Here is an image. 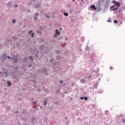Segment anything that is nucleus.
<instances>
[{
  "label": "nucleus",
  "mask_w": 125,
  "mask_h": 125,
  "mask_svg": "<svg viewBox=\"0 0 125 125\" xmlns=\"http://www.w3.org/2000/svg\"><path fill=\"white\" fill-rule=\"evenodd\" d=\"M109 4H110V0H105V3L104 4V9L103 10L102 13H105L106 10H108Z\"/></svg>",
  "instance_id": "1"
},
{
  "label": "nucleus",
  "mask_w": 125,
  "mask_h": 125,
  "mask_svg": "<svg viewBox=\"0 0 125 125\" xmlns=\"http://www.w3.org/2000/svg\"><path fill=\"white\" fill-rule=\"evenodd\" d=\"M101 2H102V0H99L96 2V7L97 8V11H100L102 8H101Z\"/></svg>",
  "instance_id": "2"
},
{
  "label": "nucleus",
  "mask_w": 125,
  "mask_h": 125,
  "mask_svg": "<svg viewBox=\"0 0 125 125\" xmlns=\"http://www.w3.org/2000/svg\"><path fill=\"white\" fill-rule=\"evenodd\" d=\"M112 3H113L115 5H116L117 7H120L121 6V2L117 1L116 0L112 1Z\"/></svg>",
  "instance_id": "3"
},
{
  "label": "nucleus",
  "mask_w": 125,
  "mask_h": 125,
  "mask_svg": "<svg viewBox=\"0 0 125 125\" xmlns=\"http://www.w3.org/2000/svg\"><path fill=\"white\" fill-rule=\"evenodd\" d=\"M13 60H14V62L15 63H18V61H19V59H17V57L15 56H14V59H13Z\"/></svg>",
  "instance_id": "4"
},
{
  "label": "nucleus",
  "mask_w": 125,
  "mask_h": 125,
  "mask_svg": "<svg viewBox=\"0 0 125 125\" xmlns=\"http://www.w3.org/2000/svg\"><path fill=\"white\" fill-rule=\"evenodd\" d=\"M35 16L33 18L34 20H38V17L39 16V13H35Z\"/></svg>",
  "instance_id": "5"
},
{
  "label": "nucleus",
  "mask_w": 125,
  "mask_h": 125,
  "mask_svg": "<svg viewBox=\"0 0 125 125\" xmlns=\"http://www.w3.org/2000/svg\"><path fill=\"white\" fill-rule=\"evenodd\" d=\"M90 8L92 9V10H96L97 9V8L95 6V5H92L90 6Z\"/></svg>",
  "instance_id": "6"
},
{
  "label": "nucleus",
  "mask_w": 125,
  "mask_h": 125,
  "mask_svg": "<svg viewBox=\"0 0 125 125\" xmlns=\"http://www.w3.org/2000/svg\"><path fill=\"white\" fill-rule=\"evenodd\" d=\"M42 72L44 75H47V73H46V72H47V69L46 68H43Z\"/></svg>",
  "instance_id": "7"
},
{
  "label": "nucleus",
  "mask_w": 125,
  "mask_h": 125,
  "mask_svg": "<svg viewBox=\"0 0 125 125\" xmlns=\"http://www.w3.org/2000/svg\"><path fill=\"white\" fill-rule=\"evenodd\" d=\"M35 1H36V0H32L31 2L28 3V5H32V4H34Z\"/></svg>",
  "instance_id": "8"
},
{
  "label": "nucleus",
  "mask_w": 125,
  "mask_h": 125,
  "mask_svg": "<svg viewBox=\"0 0 125 125\" xmlns=\"http://www.w3.org/2000/svg\"><path fill=\"white\" fill-rule=\"evenodd\" d=\"M23 115H25V116H27V115H29V112H27L26 110H23L22 111Z\"/></svg>",
  "instance_id": "9"
},
{
  "label": "nucleus",
  "mask_w": 125,
  "mask_h": 125,
  "mask_svg": "<svg viewBox=\"0 0 125 125\" xmlns=\"http://www.w3.org/2000/svg\"><path fill=\"white\" fill-rule=\"evenodd\" d=\"M7 6L8 7H12L11 6V2H8L7 3Z\"/></svg>",
  "instance_id": "10"
},
{
  "label": "nucleus",
  "mask_w": 125,
  "mask_h": 125,
  "mask_svg": "<svg viewBox=\"0 0 125 125\" xmlns=\"http://www.w3.org/2000/svg\"><path fill=\"white\" fill-rule=\"evenodd\" d=\"M97 86H98V83H96L95 84H94L93 85V87H94V88L97 89Z\"/></svg>",
  "instance_id": "11"
},
{
  "label": "nucleus",
  "mask_w": 125,
  "mask_h": 125,
  "mask_svg": "<svg viewBox=\"0 0 125 125\" xmlns=\"http://www.w3.org/2000/svg\"><path fill=\"white\" fill-rule=\"evenodd\" d=\"M55 32H56V34H57L58 36H59V35H60V32L58 31V29H56L55 30Z\"/></svg>",
  "instance_id": "12"
},
{
  "label": "nucleus",
  "mask_w": 125,
  "mask_h": 125,
  "mask_svg": "<svg viewBox=\"0 0 125 125\" xmlns=\"http://www.w3.org/2000/svg\"><path fill=\"white\" fill-rule=\"evenodd\" d=\"M80 82H81V83H85V80H84V79H81L80 80Z\"/></svg>",
  "instance_id": "13"
},
{
  "label": "nucleus",
  "mask_w": 125,
  "mask_h": 125,
  "mask_svg": "<svg viewBox=\"0 0 125 125\" xmlns=\"http://www.w3.org/2000/svg\"><path fill=\"white\" fill-rule=\"evenodd\" d=\"M47 104V100H46L43 101V105L44 106H46Z\"/></svg>",
  "instance_id": "14"
},
{
  "label": "nucleus",
  "mask_w": 125,
  "mask_h": 125,
  "mask_svg": "<svg viewBox=\"0 0 125 125\" xmlns=\"http://www.w3.org/2000/svg\"><path fill=\"white\" fill-rule=\"evenodd\" d=\"M119 8V7H116V8H113L112 9H110L111 11H113V10H118V9Z\"/></svg>",
  "instance_id": "15"
},
{
  "label": "nucleus",
  "mask_w": 125,
  "mask_h": 125,
  "mask_svg": "<svg viewBox=\"0 0 125 125\" xmlns=\"http://www.w3.org/2000/svg\"><path fill=\"white\" fill-rule=\"evenodd\" d=\"M7 83L8 86H11V83L10 82L7 81Z\"/></svg>",
  "instance_id": "16"
},
{
  "label": "nucleus",
  "mask_w": 125,
  "mask_h": 125,
  "mask_svg": "<svg viewBox=\"0 0 125 125\" xmlns=\"http://www.w3.org/2000/svg\"><path fill=\"white\" fill-rule=\"evenodd\" d=\"M63 15L66 17L69 16V14H68V13H67V12H64Z\"/></svg>",
  "instance_id": "17"
},
{
  "label": "nucleus",
  "mask_w": 125,
  "mask_h": 125,
  "mask_svg": "<svg viewBox=\"0 0 125 125\" xmlns=\"http://www.w3.org/2000/svg\"><path fill=\"white\" fill-rule=\"evenodd\" d=\"M29 60H32V61H34V59H33V56H30L29 57Z\"/></svg>",
  "instance_id": "18"
},
{
  "label": "nucleus",
  "mask_w": 125,
  "mask_h": 125,
  "mask_svg": "<svg viewBox=\"0 0 125 125\" xmlns=\"http://www.w3.org/2000/svg\"><path fill=\"white\" fill-rule=\"evenodd\" d=\"M43 48H44V46H43V45L40 46V50H42L43 49Z\"/></svg>",
  "instance_id": "19"
},
{
  "label": "nucleus",
  "mask_w": 125,
  "mask_h": 125,
  "mask_svg": "<svg viewBox=\"0 0 125 125\" xmlns=\"http://www.w3.org/2000/svg\"><path fill=\"white\" fill-rule=\"evenodd\" d=\"M105 115H106V116H108V115H109V111L108 110H105L104 112Z\"/></svg>",
  "instance_id": "20"
},
{
  "label": "nucleus",
  "mask_w": 125,
  "mask_h": 125,
  "mask_svg": "<svg viewBox=\"0 0 125 125\" xmlns=\"http://www.w3.org/2000/svg\"><path fill=\"white\" fill-rule=\"evenodd\" d=\"M98 93H103V90H100L98 91Z\"/></svg>",
  "instance_id": "21"
},
{
  "label": "nucleus",
  "mask_w": 125,
  "mask_h": 125,
  "mask_svg": "<svg viewBox=\"0 0 125 125\" xmlns=\"http://www.w3.org/2000/svg\"><path fill=\"white\" fill-rule=\"evenodd\" d=\"M40 6V5L38 4H35L34 5V7L37 9V8H38V7H39Z\"/></svg>",
  "instance_id": "22"
},
{
  "label": "nucleus",
  "mask_w": 125,
  "mask_h": 125,
  "mask_svg": "<svg viewBox=\"0 0 125 125\" xmlns=\"http://www.w3.org/2000/svg\"><path fill=\"white\" fill-rule=\"evenodd\" d=\"M23 61H24V62H27V61H28V58H24L23 59Z\"/></svg>",
  "instance_id": "23"
},
{
  "label": "nucleus",
  "mask_w": 125,
  "mask_h": 125,
  "mask_svg": "<svg viewBox=\"0 0 125 125\" xmlns=\"http://www.w3.org/2000/svg\"><path fill=\"white\" fill-rule=\"evenodd\" d=\"M7 58H8V59H12V60H13V59H14V57L13 56L12 57H10L9 56H8Z\"/></svg>",
  "instance_id": "24"
},
{
  "label": "nucleus",
  "mask_w": 125,
  "mask_h": 125,
  "mask_svg": "<svg viewBox=\"0 0 125 125\" xmlns=\"http://www.w3.org/2000/svg\"><path fill=\"white\" fill-rule=\"evenodd\" d=\"M122 123L124 124H125V118L124 119H122Z\"/></svg>",
  "instance_id": "25"
},
{
  "label": "nucleus",
  "mask_w": 125,
  "mask_h": 125,
  "mask_svg": "<svg viewBox=\"0 0 125 125\" xmlns=\"http://www.w3.org/2000/svg\"><path fill=\"white\" fill-rule=\"evenodd\" d=\"M35 119H36V118H32V120H31V123H32V124H34V121H35Z\"/></svg>",
  "instance_id": "26"
},
{
  "label": "nucleus",
  "mask_w": 125,
  "mask_h": 125,
  "mask_svg": "<svg viewBox=\"0 0 125 125\" xmlns=\"http://www.w3.org/2000/svg\"><path fill=\"white\" fill-rule=\"evenodd\" d=\"M83 99L84 100L86 101V100H88V98H87V97H84Z\"/></svg>",
  "instance_id": "27"
},
{
  "label": "nucleus",
  "mask_w": 125,
  "mask_h": 125,
  "mask_svg": "<svg viewBox=\"0 0 125 125\" xmlns=\"http://www.w3.org/2000/svg\"><path fill=\"white\" fill-rule=\"evenodd\" d=\"M12 22L13 24H14V23H16V20L14 19L12 20Z\"/></svg>",
  "instance_id": "28"
},
{
  "label": "nucleus",
  "mask_w": 125,
  "mask_h": 125,
  "mask_svg": "<svg viewBox=\"0 0 125 125\" xmlns=\"http://www.w3.org/2000/svg\"><path fill=\"white\" fill-rule=\"evenodd\" d=\"M32 104H33V105H36V104H37V102H36V101H33V102H32Z\"/></svg>",
  "instance_id": "29"
},
{
  "label": "nucleus",
  "mask_w": 125,
  "mask_h": 125,
  "mask_svg": "<svg viewBox=\"0 0 125 125\" xmlns=\"http://www.w3.org/2000/svg\"><path fill=\"white\" fill-rule=\"evenodd\" d=\"M114 23H115V24H117V23H118V21H117L116 20H115L114 21Z\"/></svg>",
  "instance_id": "30"
},
{
  "label": "nucleus",
  "mask_w": 125,
  "mask_h": 125,
  "mask_svg": "<svg viewBox=\"0 0 125 125\" xmlns=\"http://www.w3.org/2000/svg\"><path fill=\"white\" fill-rule=\"evenodd\" d=\"M3 58H4V59L6 58V54H3Z\"/></svg>",
  "instance_id": "31"
},
{
  "label": "nucleus",
  "mask_w": 125,
  "mask_h": 125,
  "mask_svg": "<svg viewBox=\"0 0 125 125\" xmlns=\"http://www.w3.org/2000/svg\"><path fill=\"white\" fill-rule=\"evenodd\" d=\"M34 35H35V34L34 33H32V35H31V38H34V37H35V36H34Z\"/></svg>",
  "instance_id": "32"
},
{
  "label": "nucleus",
  "mask_w": 125,
  "mask_h": 125,
  "mask_svg": "<svg viewBox=\"0 0 125 125\" xmlns=\"http://www.w3.org/2000/svg\"><path fill=\"white\" fill-rule=\"evenodd\" d=\"M117 12H121V11H122V10L121 9H118V10L117 11Z\"/></svg>",
  "instance_id": "33"
},
{
  "label": "nucleus",
  "mask_w": 125,
  "mask_h": 125,
  "mask_svg": "<svg viewBox=\"0 0 125 125\" xmlns=\"http://www.w3.org/2000/svg\"><path fill=\"white\" fill-rule=\"evenodd\" d=\"M15 70L16 71H17V70H18V66H16V67H15Z\"/></svg>",
  "instance_id": "34"
},
{
  "label": "nucleus",
  "mask_w": 125,
  "mask_h": 125,
  "mask_svg": "<svg viewBox=\"0 0 125 125\" xmlns=\"http://www.w3.org/2000/svg\"><path fill=\"white\" fill-rule=\"evenodd\" d=\"M40 13H41V14H42L43 13V10H42L40 11Z\"/></svg>",
  "instance_id": "35"
},
{
  "label": "nucleus",
  "mask_w": 125,
  "mask_h": 125,
  "mask_svg": "<svg viewBox=\"0 0 125 125\" xmlns=\"http://www.w3.org/2000/svg\"><path fill=\"white\" fill-rule=\"evenodd\" d=\"M115 6H116L113 5L111 6V8L113 9L115 7Z\"/></svg>",
  "instance_id": "36"
},
{
  "label": "nucleus",
  "mask_w": 125,
  "mask_h": 125,
  "mask_svg": "<svg viewBox=\"0 0 125 125\" xmlns=\"http://www.w3.org/2000/svg\"><path fill=\"white\" fill-rule=\"evenodd\" d=\"M57 36H58L57 34H55L54 35V38H57Z\"/></svg>",
  "instance_id": "37"
},
{
  "label": "nucleus",
  "mask_w": 125,
  "mask_h": 125,
  "mask_svg": "<svg viewBox=\"0 0 125 125\" xmlns=\"http://www.w3.org/2000/svg\"><path fill=\"white\" fill-rule=\"evenodd\" d=\"M107 21V22H109L110 23H111L112 22V21L110 20H108Z\"/></svg>",
  "instance_id": "38"
},
{
  "label": "nucleus",
  "mask_w": 125,
  "mask_h": 125,
  "mask_svg": "<svg viewBox=\"0 0 125 125\" xmlns=\"http://www.w3.org/2000/svg\"><path fill=\"white\" fill-rule=\"evenodd\" d=\"M83 99H84V97H80V99H81V100H83Z\"/></svg>",
  "instance_id": "39"
},
{
  "label": "nucleus",
  "mask_w": 125,
  "mask_h": 125,
  "mask_svg": "<svg viewBox=\"0 0 125 125\" xmlns=\"http://www.w3.org/2000/svg\"><path fill=\"white\" fill-rule=\"evenodd\" d=\"M44 16H46V17H47V16H48L47 15V14H46V13L44 14Z\"/></svg>",
  "instance_id": "40"
},
{
  "label": "nucleus",
  "mask_w": 125,
  "mask_h": 125,
  "mask_svg": "<svg viewBox=\"0 0 125 125\" xmlns=\"http://www.w3.org/2000/svg\"><path fill=\"white\" fill-rule=\"evenodd\" d=\"M63 83V80H61L60 82V83Z\"/></svg>",
  "instance_id": "41"
},
{
  "label": "nucleus",
  "mask_w": 125,
  "mask_h": 125,
  "mask_svg": "<svg viewBox=\"0 0 125 125\" xmlns=\"http://www.w3.org/2000/svg\"><path fill=\"white\" fill-rule=\"evenodd\" d=\"M32 32H33V31L32 30H30L29 32V34H32Z\"/></svg>",
  "instance_id": "42"
},
{
  "label": "nucleus",
  "mask_w": 125,
  "mask_h": 125,
  "mask_svg": "<svg viewBox=\"0 0 125 125\" xmlns=\"http://www.w3.org/2000/svg\"><path fill=\"white\" fill-rule=\"evenodd\" d=\"M32 82H33V83H36V81L35 80H32Z\"/></svg>",
  "instance_id": "43"
},
{
  "label": "nucleus",
  "mask_w": 125,
  "mask_h": 125,
  "mask_svg": "<svg viewBox=\"0 0 125 125\" xmlns=\"http://www.w3.org/2000/svg\"><path fill=\"white\" fill-rule=\"evenodd\" d=\"M36 32H37V34H40V31L37 30Z\"/></svg>",
  "instance_id": "44"
},
{
  "label": "nucleus",
  "mask_w": 125,
  "mask_h": 125,
  "mask_svg": "<svg viewBox=\"0 0 125 125\" xmlns=\"http://www.w3.org/2000/svg\"><path fill=\"white\" fill-rule=\"evenodd\" d=\"M110 70H113V67H112L111 66L110 67Z\"/></svg>",
  "instance_id": "45"
},
{
  "label": "nucleus",
  "mask_w": 125,
  "mask_h": 125,
  "mask_svg": "<svg viewBox=\"0 0 125 125\" xmlns=\"http://www.w3.org/2000/svg\"><path fill=\"white\" fill-rule=\"evenodd\" d=\"M32 66V65L31 64H29L28 65V67H29V68H30V67Z\"/></svg>",
  "instance_id": "46"
},
{
  "label": "nucleus",
  "mask_w": 125,
  "mask_h": 125,
  "mask_svg": "<svg viewBox=\"0 0 125 125\" xmlns=\"http://www.w3.org/2000/svg\"><path fill=\"white\" fill-rule=\"evenodd\" d=\"M47 18H48V19H49V18H50V16H47Z\"/></svg>",
  "instance_id": "47"
},
{
  "label": "nucleus",
  "mask_w": 125,
  "mask_h": 125,
  "mask_svg": "<svg viewBox=\"0 0 125 125\" xmlns=\"http://www.w3.org/2000/svg\"><path fill=\"white\" fill-rule=\"evenodd\" d=\"M57 70H58V66H57V68L56 69V72H57Z\"/></svg>",
  "instance_id": "48"
},
{
  "label": "nucleus",
  "mask_w": 125,
  "mask_h": 125,
  "mask_svg": "<svg viewBox=\"0 0 125 125\" xmlns=\"http://www.w3.org/2000/svg\"><path fill=\"white\" fill-rule=\"evenodd\" d=\"M125 6H123V10H125Z\"/></svg>",
  "instance_id": "49"
},
{
  "label": "nucleus",
  "mask_w": 125,
  "mask_h": 125,
  "mask_svg": "<svg viewBox=\"0 0 125 125\" xmlns=\"http://www.w3.org/2000/svg\"><path fill=\"white\" fill-rule=\"evenodd\" d=\"M33 86H34V87H36V84H33Z\"/></svg>",
  "instance_id": "50"
},
{
  "label": "nucleus",
  "mask_w": 125,
  "mask_h": 125,
  "mask_svg": "<svg viewBox=\"0 0 125 125\" xmlns=\"http://www.w3.org/2000/svg\"><path fill=\"white\" fill-rule=\"evenodd\" d=\"M39 108H38V107H35V110H38Z\"/></svg>",
  "instance_id": "51"
},
{
  "label": "nucleus",
  "mask_w": 125,
  "mask_h": 125,
  "mask_svg": "<svg viewBox=\"0 0 125 125\" xmlns=\"http://www.w3.org/2000/svg\"><path fill=\"white\" fill-rule=\"evenodd\" d=\"M104 1H105V0H102V2H104Z\"/></svg>",
  "instance_id": "52"
},
{
  "label": "nucleus",
  "mask_w": 125,
  "mask_h": 125,
  "mask_svg": "<svg viewBox=\"0 0 125 125\" xmlns=\"http://www.w3.org/2000/svg\"><path fill=\"white\" fill-rule=\"evenodd\" d=\"M17 6H18L17 5H15V7H17Z\"/></svg>",
  "instance_id": "53"
},
{
  "label": "nucleus",
  "mask_w": 125,
  "mask_h": 125,
  "mask_svg": "<svg viewBox=\"0 0 125 125\" xmlns=\"http://www.w3.org/2000/svg\"><path fill=\"white\" fill-rule=\"evenodd\" d=\"M23 71H24V72H25L26 69H23Z\"/></svg>",
  "instance_id": "54"
},
{
  "label": "nucleus",
  "mask_w": 125,
  "mask_h": 125,
  "mask_svg": "<svg viewBox=\"0 0 125 125\" xmlns=\"http://www.w3.org/2000/svg\"><path fill=\"white\" fill-rule=\"evenodd\" d=\"M40 108H41V109H42V106H40Z\"/></svg>",
  "instance_id": "55"
},
{
  "label": "nucleus",
  "mask_w": 125,
  "mask_h": 125,
  "mask_svg": "<svg viewBox=\"0 0 125 125\" xmlns=\"http://www.w3.org/2000/svg\"><path fill=\"white\" fill-rule=\"evenodd\" d=\"M89 78H90V76H88V77H87V79H89Z\"/></svg>",
  "instance_id": "56"
},
{
  "label": "nucleus",
  "mask_w": 125,
  "mask_h": 125,
  "mask_svg": "<svg viewBox=\"0 0 125 125\" xmlns=\"http://www.w3.org/2000/svg\"><path fill=\"white\" fill-rule=\"evenodd\" d=\"M39 56L38 55H36V57H38Z\"/></svg>",
  "instance_id": "57"
},
{
  "label": "nucleus",
  "mask_w": 125,
  "mask_h": 125,
  "mask_svg": "<svg viewBox=\"0 0 125 125\" xmlns=\"http://www.w3.org/2000/svg\"><path fill=\"white\" fill-rule=\"evenodd\" d=\"M33 113H36V111H33Z\"/></svg>",
  "instance_id": "58"
},
{
  "label": "nucleus",
  "mask_w": 125,
  "mask_h": 125,
  "mask_svg": "<svg viewBox=\"0 0 125 125\" xmlns=\"http://www.w3.org/2000/svg\"><path fill=\"white\" fill-rule=\"evenodd\" d=\"M86 49H87V46H86V48H85V50H86Z\"/></svg>",
  "instance_id": "59"
},
{
  "label": "nucleus",
  "mask_w": 125,
  "mask_h": 125,
  "mask_svg": "<svg viewBox=\"0 0 125 125\" xmlns=\"http://www.w3.org/2000/svg\"><path fill=\"white\" fill-rule=\"evenodd\" d=\"M31 100H32V101H33V100H34V99L33 98H31Z\"/></svg>",
  "instance_id": "60"
},
{
  "label": "nucleus",
  "mask_w": 125,
  "mask_h": 125,
  "mask_svg": "<svg viewBox=\"0 0 125 125\" xmlns=\"http://www.w3.org/2000/svg\"><path fill=\"white\" fill-rule=\"evenodd\" d=\"M64 119L65 120H67V117H65Z\"/></svg>",
  "instance_id": "61"
},
{
  "label": "nucleus",
  "mask_w": 125,
  "mask_h": 125,
  "mask_svg": "<svg viewBox=\"0 0 125 125\" xmlns=\"http://www.w3.org/2000/svg\"><path fill=\"white\" fill-rule=\"evenodd\" d=\"M60 30H62V28H60Z\"/></svg>",
  "instance_id": "62"
},
{
  "label": "nucleus",
  "mask_w": 125,
  "mask_h": 125,
  "mask_svg": "<svg viewBox=\"0 0 125 125\" xmlns=\"http://www.w3.org/2000/svg\"><path fill=\"white\" fill-rule=\"evenodd\" d=\"M99 81H100V78L99 79Z\"/></svg>",
  "instance_id": "63"
},
{
  "label": "nucleus",
  "mask_w": 125,
  "mask_h": 125,
  "mask_svg": "<svg viewBox=\"0 0 125 125\" xmlns=\"http://www.w3.org/2000/svg\"><path fill=\"white\" fill-rule=\"evenodd\" d=\"M38 90H40V88H38Z\"/></svg>",
  "instance_id": "64"
}]
</instances>
